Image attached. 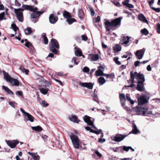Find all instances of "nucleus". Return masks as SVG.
Instances as JSON below:
<instances>
[{
	"label": "nucleus",
	"instance_id": "obj_63",
	"mask_svg": "<svg viewBox=\"0 0 160 160\" xmlns=\"http://www.w3.org/2000/svg\"><path fill=\"white\" fill-rule=\"evenodd\" d=\"M96 154L99 157H102V155L101 153H100L98 151H96L95 152Z\"/></svg>",
	"mask_w": 160,
	"mask_h": 160
},
{
	"label": "nucleus",
	"instance_id": "obj_14",
	"mask_svg": "<svg viewBox=\"0 0 160 160\" xmlns=\"http://www.w3.org/2000/svg\"><path fill=\"white\" fill-rule=\"evenodd\" d=\"M58 19L57 17L55 16L54 14H51L49 17V20L50 22L52 24L55 23Z\"/></svg>",
	"mask_w": 160,
	"mask_h": 160
},
{
	"label": "nucleus",
	"instance_id": "obj_9",
	"mask_svg": "<svg viewBox=\"0 0 160 160\" xmlns=\"http://www.w3.org/2000/svg\"><path fill=\"white\" fill-rule=\"evenodd\" d=\"M79 85L84 87H86L89 89H91L92 88L93 84L90 82H78Z\"/></svg>",
	"mask_w": 160,
	"mask_h": 160
},
{
	"label": "nucleus",
	"instance_id": "obj_7",
	"mask_svg": "<svg viewBox=\"0 0 160 160\" xmlns=\"http://www.w3.org/2000/svg\"><path fill=\"white\" fill-rule=\"evenodd\" d=\"M43 13V12L39 11L37 12L36 14L34 13H32L31 14L32 21L34 23H35L37 22L38 20V17L41 14H42Z\"/></svg>",
	"mask_w": 160,
	"mask_h": 160
},
{
	"label": "nucleus",
	"instance_id": "obj_57",
	"mask_svg": "<svg viewBox=\"0 0 160 160\" xmlns=\"http://www.w3.org/2000/svg\"><path fill=\"white\" fill-rule=\"evenodd\" d=\"M16 94L19 96H22L23 95L22 92V91H18L16 92Z\"/></svg>",
	"mask_w": 160,
	"mask_h": 160
},
{
	"label": "nucleus",
	"instance_id": "obj_58",
	"mask_svg": "<svg viewBox=\"0 0 160 160\" xmlns=\"http://www.w3.org/2000/svg\"><path fill=\"white\" fill-rule=\"evenodd\" d=\"M129 1V0H125L124 2H122V4L124 6H126L128 4Z\"/></svg>",
	"mask_w": 160,
	"mask_h": 160
},
{
	"label": "nucleus",
	"instance_id": "obj_56",
	"mask_svg": "<svg viewBox=\"0 0 160 160\" xmlns=\"http://www.w3.org/2000/svg\"><path fill=\"white\" fill-rule=\"evenodd\" d=\"M100 21V17L99 16H98L95 19L94 22H98Z\"/></svg>",
	"mask_w": 160,
	"mask_h": 160
},
{
	"label": "nucleus",
	"instance_id": "obj_33",
	"mask_svg": "<svg viewBox=\"0 0 160 160\" xmlns=\"http://www.w3.org/2000/svg\"><path fill=\"white\" fill-rule=\"evenodd\" d=\"M31 128L33 130L39 132H41L42 130H43V129L42 127L39 126H38L36 127H32Z\"/></svg>",
	"mask_w": 160,
	"mask_h": 160
},
{
	"label": "nucleus",
	"instance_id": "obj_16",
	"mask_svg": "<svg viewBox=\"0 0 160 160\" xmlns=\"http://www.w3.org/2000/svg\"><path fill=\"white\" fill-rule=\"evenodd\" d=\"M39 90L44 95H46L48 93L49 89L46 86H44L39 88Z\"/></svg>",
	"mask_w": 160,
	"mask_h": 160
},
{
	"label": "nucleus",
	"instance_id": "obj_47",
	"mask_svg": "<svg viewBox=\"0 0 160 160\" xmlns=\"http://www.w3.org/2000/svg\"><path fill=\"white\" fill-rule=\"evenodd\" d=\"M5 15V12H2L0 14V20H2L3 19L5 20L6 18L4 17Z\"/></svg>",
	"mask_w": 160,
	"mask_h": 160
},
{
	"label": "nucleus",
	"instance_id": "obj_17",
	"mask_svg": "<svg viewBox=\"0 0 160 160\" xmlns=\"http://www.w3.org/2000/svg\"><path fill=\"white\" fill-rule=\"evenodd\" d=\"M98 69L95 72V75L96 76H103V74L104 73H103V71L100 69H102L103 70H104V68L102 66H100L98 67Z\"/></svg>",
	"mask_w": 160,
	"mask_h": 160
},
{
	"label": "nucleus",
	"instance_id": "obj_11",
	"mask_svg": "<svg viewBox=\"0 0 160 160\" xmlns=\"http://www.w3.org/2000/svg\"><path fill=\"white\" fill-rule=\"evenodd\" d=\"M130 37L128 36H123L122 39L120 40L119 44L122 45H126L129 42V39L130 38Z\"/></svg>",
	"mask_w": 160,
	"mask_h": 160
},
{
	"label": "nucleus",
	"instance_id": "obj_60",
	"mask_svg": "<svg viewBox=\"0 0 160 160\" xmlns=\"http://www.w3.org/2000/svg\"><path fill=\"white\" fill-rule=\"evenodd\" d=\"M24 8H19L18 9H16L15 8L14 9V11H17L18 12H22L24 11Z\"/></svg>",
	"mask_w": 160,
	"mask_h": 160
},
{
	"label": "nucleus",
	"instance_id": "obj_1",
	"mask_svg": "<svg viewBox=\"0 0 160 160\" xmlns=\"http://www.w3.org/2000/svg\"><path fill=\"white\" fill-rule=\"evenodd\" d=\"M122 17H119L113 20L104 19V26L107 31L111 30H114L120 27Z\"/></svg>",
	"mask_w": 160,
	"mask_h": 160
},
{
	"label": "nucleus",
	"instance_id": "obj_15",
	"mask_svg": "<svg viewBox=\"0 0 160 160\" xmlns=\"http://www.w3.org/2000/svg\"><path fill=\"white\" fill-rule=\"evenodd\" d=\"M138 84L137 85L136 89L140 92H142L144 91V82H138Z\"/></svg>",
	"mask_w": 160,
	"mask_h": 160
},
{
	"label": "nucleus",
	"instance_id": "obj_39",
	"mask_svg": "<svg viewBox=\"0 0 160 160\" xmlns=\"http://www.w3.org/2000/svg\"><path fill=\"white\" fill-rule=\"evenodd\" d=\"M126 98L128 101L130 102L131 104H133L134 103V101L133 100H132L130 97V94L129 93H127L126 94Z\"/></svg>",
	"mask_w": 160,
	"mask_h": 160
},
{
	"label": "nucleus",
	"instance_id": "obj_5",
	"mask_svg": "<svg viewBox=\"0 0 160 160\" xmlns=\"http://www.w3.org/2000/svg\"><path fill=\"white\" fill-rule=\"evenodd\" d=\"M138 114L142 115L147 116L146 114H150V111L147 112L148 111V108H144L142 106L139 107L138 108Z\"/></svg>",
	"mask_w": 160,
	"mask_h": 160
},
{
	"label": "nucleus",
	"instance_id": "obj_37",
	"mask_svg": "<svg viewBox=\"0 0 160 160\" xmlns=\"http://www.w3.org/2000/svg\"><path fill=\"white\" fill-rule=\"evenodd\" d=\"M19 68L22 72H24L26 74H28L29 70L28 69H26L23 66H21Z\"/></svg>",
	"mask_w": 160,
	"mask_h": 160
},
{
	"label": "nucleus",
	"instance_id": "obj_43",
	"mask_svg": "<svg viewBox=\"0 0 160 160\" xmlns=\"http://www.w3.org/2000/svg\"><path fill=\"white\" fill-rule=\"evenodd\" d=\"M11 26L13 28V30L15 32V34H16L17 31L19 30L16 24L15 23H12L11 24Z\"/></svg>",
	"mask_w": 160,
	"mask_h": 160
},
{
	"label": "nucleus",
	"instance_id": "obj_35",
	"mask_svg": "<svg viewBox=\"0 0 160 160\" xmlns=\"http://www.w3.org/2000/svg\"><path fill=\"white\" fill-rule=\"evenodd\" d=\"M26 116L27 117L28 120H29L31 122H33L34 121V118L29 113H27L25 116Z\"/></svg>",
	"mask_w": 160,
	"mask_h": 160
},
{
	"label": "nucleus",
	"instance_id": "obj_34",
	"mask_svg": "<svg viewBox=\"0 0 160 160\" xmlns=\"http://www.w3.org/2000/svg\"><path fill=\"white\" fill-rule=\"evenodd\" d=\"M63 15L65 18H71L72 17L70 13L66 11H64L63 14Z\"/></svg>",
	"mask_w": 160,
	"mask_h": 160
},
{
	"label": "nucleus",
	"instance_id": "obj_42",
	"mask_svg": "<svg viewBox=\"0 0 160 160\" xmlns=\"http://www.w3.org/2000/svg\"><path fill=\"white\" fill-rule=\"evenodd\" d=\"M119 98L121 101H122L123 100L125 101L126 100L125 97V95L124 93H120L119 94Z\"/></svg>",
	"mask_w": 160,
	"mask_h": 160
},
{
	"label": "nucleus",
	"instance_id": "obj_26",
	"mask_svg": "<svg viewBox=\"0 0 160 160\" xmlns=\"http://www.w3.org/2000/svg\"><path fill=\"white\" fill-rule=\"evenodd\" d=\"M25 45L26 47L30 49L32 52H33V50L34 49V48L31 42H27L25 43Z\"/></svg>",
	"mask_w": 160,
	"mask_h": 160
},
{
	"label": "nucleus",
	"instance_id": "obj_28",
	"mask_svg": "<svg viewBox=\"0 0 160 160\" xmlns=\"http://www.w3.org/2000/svg\"><path fill=\"white\" fill-rule=\"evenodd\" d=\"M103 76L106 77L107 78L113 79L115 78V75L113 73H111L110 74L105 73L103 74Z\"/></svg>",
	"mask_w": 160,
	"mask_h": 160
},
{
	"label": "nucleus",
	"instance_id": "obj_18",
	"mask_svg": "<svg viewBox=\"0 0 160 160\" xmlns=\"http://www.w3.org/2000/svg\"><path fill=\"white\" fill-rule=\"evenodd\" d=\"M83 120L84 121L87 123L88 125H91L92 124V122L91 120V118L87 116H85L83 118Z\"/></svg>",
	"mask_w": 160,
	"mask_h": 160
},
{
	"label": "nucleus",
	"instance_id": "obj_40",
	"mask_svg": "<svg viewBox=\"0 0 160 160\" xmlns=\"http://www.w3.org/2000/svg\"><path fill=\"white\" fill-rule=\"evenodd\" d=\"M121 49V47L118 44H116L113 48V49L114 51L118 52L120 51Z\"/></svg>",
	"mask_w": 160,
	"mask_h": 160
},
{
	"label": "nucleus",
	"instance_id": "obj_19",
	"mask_svg": "<svg viewBox=\"0 0 160 160\" xmlns=\"http://www.w3.org/2000/svg\"><path fill=\"white\" fill-rule=\"evenodd\" d=\"M69 119L71 121L77 123H79L80 121L78 119V117L75 115L70 116L69 117Z\"/></svg>",
	"mask_w": 160,
	"mask_h": 160
},
{
	"label": "nucleus",
	"instance_id": "obj_24",
	"mask_svg": "<svg viewBox=\"0 0 160 160\" xmlns=\"http://www.w3.org/2000/svg\"><path fill=\"white\" fill-rule=\"evenodd\" d=\"M119 148H121L120 152L122 153L123 152V150L127 152L129 150V146H123L122 147H117L116 148L118 149Z\"/></svg>",
	"mask_w": 160,
	"mask_h": 160
},
{
	"label": "nucleus",
	"instance_id": "obj_41",
	"mask_svg": "<svg viewBox=\"0 0 160 160\" xmlns=\"http://www.w3.org/2000/svg\"><path fill=\"white\" fill-rule=\"evenodd\" d=\"M76 20L74 18H70L67 19V21L69 24H71L73 22H76Z\"/></svg>",
	"mask_w": 160,
	"mask_h": 160
},
{
	"label": "nucleus",
	"instance_id": "obj_31",
	"mask_svg": "<svg viewBox=\"0 0 160 160\" xmlns=\"http://www.w3.org/2000/svg\"><path fill=\"white\" fill-rule=\"evenodd\" d=\"M133 128L132 131V133L134 134H137L138 132H139V131L137 128L136 125L135 124L133 125Z\"/></svg>",
	"mask_w": 160,
	"mask_h": 160
},
{
	"label": "nucleus",
	"instance_id": "obj_6",
	"mask_svg": "<svg viewBox=\"0 0 160 160\" xmlns=\"http://www.w3.org/2000/svg\"><path fill=\"white\" fill-rule=\"evenodd\" d=\"M6 142L8 145L12 148H15L19 142V141L17 140H7Z\"/></svg>",
	"mask_w": 160,
	"mask_h": 160
},
{
	"label": "nucleus",
	"instance_id": "obj_32",
	"mask_svg": "<svg viewBox=\"0 0 160 160\" xmlns=\"http://www.w3.org/2000/svg\"><path fill=\"white\" fill-rule=\"evenodd\" d=\"M106 82V80L104 78L102 77H100L98 79V82L100 85H102L104 84Z\"/></svg>",
	"mask_w": 160,
	"mask_h": 160
},
{
	"label": "nucleus",
	"instance_id": "obj_30",
	"mask_svg": "<svg viewBox=\"0 0 160 160\" xmlns=\"http://www.w3.org/2000/svg\"><path fill=\"white\" fill-rule=\"evenodd\" d=\"M75 148L79 149L81 148L82 146H80L79 140L77 141L72 143Z\"/></svg>",
	"mask_w": 160,
	"mask_h": 160
},
{
	"label": "nucleus",
	"instance_id": "obj_52",
	"mask_svg": "<svg viewBox=\"0 0 160 160\" xmlns=\"http://www.w3.org/2000/svg\"><path fill=\"white\" fill-rule=\"evenodd\" d=\"M152 8L153 10L157 12H160V8H155L153 7H152Z\"/></svg>",
	"mask_w": 160,
	"mask_h": 160
},
{
	"label": "nucleus",
	"instance_id": "obj_51",
	"mask_svg": "<svg viewBox=\"0 0 160 160\" xmlns=\"http://www.w3.org/2000/svg\"><path fill=\"white\" fill-rule=\"evenodd\" d=\"M52 78V79H53V80H54L56 82H58V83H59V84L61 85L62 86H63V84L62 83V82L60 80H58V79H57L56 78Z\"/></svg>",
	"mask_w": 160,
	"mask_h": 160
},
{
	"label": "nucleus",
	"instance_id": "obj_2",
	"mask_svg": "<svg viewBox=\"0 0 160 160\" xmlns=\"http://www.w3.org/2000/svg\"><path fill=\"white\" fill-rule=\"evenodd\" d=\"M131 78L130 81L131 83H133L134 79L136 78L138 80V82H144L145 81L144 77L143 74H140L136 72H134L133 73L132 71L130 73Z\"/></svg>",
	"mask_w": 160,
	"mask_h": 160
},
{
	"label": "nucleus",
	"instance_id": "obj_4",
	"mask_svg": "<svg viewBox=\"0 0 160 160\" xmlns=\"http://www.w3.org/2000/svg\"><path fill=\"white\" fill-rule=\"evenodd\" d=\"M3 73L4 78L7 82L10 83L11 86H17L19 85V82L18 79L11 78L8 73L4 71L3 72Z\"/></svg>",
	"mask_w": 160,
	"mask_h": 160
},
{
	"label": "nucleus",
	"instance_id": "obj_62",
	"mask_svg": "<svg viewBox=\"0 0 160 160\" xmlns=\"http://www.w3.org/2000/svg\"><path fill=\"white\" fill-rule=\"evenodd\" d=\"M15 103V102H9V104L12 106V107L13 108H15V106L14 105V103Z\"/></svg>",
	"mask_w": 160,
	"mask_h": 160
},
{
	"label": "nucleus",
	"instance_id": "obj_61",
	"mask_svg": "<svg viewBox=\"0 0 160 160\" xmlns=\"http://www.w3.org/2000/svg\"><path fill=\"white\" fill-rule=\"evenodd\" d=\"M140 62L138 61H137L134 62V66L135 67H137L140 65Z\"/></svg>",
	"mask_w": 160,
	"mask_h": 160
},
{
	"label": "nucleus",
	"instance_id": "obj_46",
	"mask_svg": "<svg viewBox=\"0 0 160 160\" xmlns=\"http://www.w3.org/2000/svg\"><path fill=\"white\" fill-rule=\"evenodd\" d=\"M89 9L90 11L91 15L92 16H93L95 15V12L93 9L91 7H89Z\"/></svg>",
	"mask_w": 160,
	"mask_h": 160
},
{
	"label": "nucleus",
	"instance_id": "obj_53",
	"mask_svg": "<svg viewBox=\"0 0 160 160\" xmlns=\"http://www.w3.org/2000/svg\"><path fill=\"white\" fill-rule=\"evenodd\" d=\"M82 40L83 41H86L87 40L88 38L86 35H83L81 36Z\"/></svg>",
	"mask_w": 160,
	"mask_h": 160
},
{
	"label": "nucleus",
	"instance_id": "obj_12",
	"mask_svg": "<svg viewBox=\"0 0 160 160\" xmlns=\"http://www.w3.org/2000/svg\"><path fill=\"white\" fill-rule=\"evenodd\" d=\"M14 12L16 15L17 17L18 20L20 22H23V13L22 12H20L14 10Z\"/></svg>",
	"mask_w": 160,
	"mask_h": 160
},
{
	"label": "nucleus",
	"instance_id": "obj_13",
	"mask_svg": "<svg viewBox=\"0 0 160 160\" xmlns=\"http://www.w3.org/2000/svg\"><path fill=\"white\" fill-rule=\"evenodd\" d=\"M144 54V52L142 50H138L136 51L135 54L136 58L138 59H141Z\"/></svg>",
	"mask_w": 160,
	"mask_h": 160
},
{
	"label": "nucleus",
	"instance_id": "obj_49",
	"mask_svg": "<svg viewBox=\"0 0 160 160\" xmlns=\"http://www.w3.org/2000/svg\"><path fill=\"white\" fill-rule=\"evenodd\" d=\"M157 31L158 34L160 33V24L158 23L157 24Z\"/></svg>",
	"mask_w": 160,
	"mask_h": 160
},
{
	"label": "nucleus",
	"instance_id": "obj_54",
	"mask_svg": "<svg viewBox=\"0 0 160 160\" xmlns=\"http://www.w3.org/2000/svg\"><path fill=\"white\" fill-rule=\"evenodd\" d=\"M42 106L43 107H46L49 105V104L47 103L45 101L43 100L42 101Z\"/></svg>",
	"mask_w": 160,
	"mask_h": 160
},
{
	"label": "nucleus",
	"instance_id": "obj_25",
	"mask_svg": "<svg viewBox=\"0 0 160 160\" xmlns=\"http://www.w3.org/2000/svg\"><path fill=\"white\" fill-rule=\"evenodd\" d=\"M41 37L43 39V41H44V43L45 44H48V39L46 36V33H43L41 35Z\"/></svg>",
	"mask_w": 160,
	"mask_h": 160
},
{
	"label": "nucleus",
	"instance_id": "obj_59",
	"mask_svg": "<svg viewBox=\"0 0 160 160\" xmlns=\"http://www.w3.org/2000/svg\"><path fill=\"white\" fill-rule=\"evenodd\" d=\"M15 5L18 7H20L21 6V3L18 2V0H15Z\"/></svg>",
	"mask_w": 160,
	"mask_h": 160
},
{
	"label": "nucleus",
	"instance_id": "obj_44",
	"mask_svg": "<svg viewBox=\"0 0 160 160\" xmlns=\"http://www.w3.org/2000/svg\"><path fill=\"white\" fill-rule=\"evenodd\" d=\"M141 32L142 35H147L149 33V32L146 28H144L141 31Z\"/></svg>",
	"mask_w": 160,
	"mask_h": 160
},
{
	"label": "nucleus",
	"instance_id": "obj_27",
	"mask_svg": "<svg viewBox=\"0 0 160 160\" xmlns=\"http://www.w3.org/2000/svg\"><path fill=\"white\" fill-rule=\"evenodd\" d=\"M89 55L91 56V60L96 61L98 59L99 55L98 54H90Z\"/></svg>",
	"mask_w": 160,
	"mask_h": 160
},
{
	"label": "nucleus",
	"instance_id": "obj_45",
	"mask_svg": "<svg viewBox=\"0 0 160 160\" xmlns=\"http://www.w3.org/2000/svg\"><path fill=\"white\" fill-rule=\"evenodd\" d=\"M32 157L34 160H39L40 159V156L38 155H36L35 153H34Z\"/></svg>",
	"mask_w": 160,
	"mask_h": 160
},
{
	"label": "nucleus",
	"instance_id": "obj_23",
	"mask_svg": "<svg viewBox=\"0 0 160 160\" xmlns=\"http://www.w3.org/2000/svg\"><path fill=\"white\" fill-rule=\"evenodd\" d=\"M70 137L72 143L79 140L78 137L73 133H71Z\"/></svg>",
	"mask_w": 160,
	"mask_h": 160
},
{
	"label": "nucleus",
	"instance_id": "obj_29",
	"mask_svg": "<svg viewBox=\"0 0 160 160\" xmlns=\"http://www.w3.org/2000/svg\"><path fill=\"white\" fill-rule=\"evenodd\" d=\"M78 16L81 19H83L84 17V13L82 9H80L78 12Z\"/></svg>",
	"mask_w": 160,
	"mask_h": 160
},
{
	"label": "nucleus",
	"instance_id": "obj_48",
	"mask_svg": "<svg viewBox=\"0 0 160 160\" xmlns=\"http://www.w3.org/2000/svg\"><path fill=\"white\" fill-rule=\"evenodd\" d=\"M93 100L96 101V102L99 103V101L98 99V97L97 96V95L95 94H94L93 96Z\"/></svg>",
	"mask_w": 160,
	"mask_h": 160
},
{
	"label": "nucleus",
	"instance_id": "obj_36",
	"mask_svg": "<svg viewBox=\"0 0 160 160\" xmlns=\"http://www.w3.org/2000/svg\"><path fill=\"white\" fill-rule=\"evenodd\" d=\"M24 32L26 35H29L32 32V30L30 27H28L24 30Z\"/></svg>",
	"mask_w": 160,
	"mask_h": 160
},
{
	"label": "nucleus",
	"instance_id": "obj_64",
	"mask_svg": "<svg viewBox=\"0 0 160 160\" xmlns=\"http://www.w3.org/2000/svg\"><path fill=\"white\" fill-rule=\"evenodd\" d=\"M105 141V139H102L101 138H100L98 139V142L100 143H103Z\"/></svg>",
	"mask_w": 160,
	"mask_h": 160
},
{
	"label": "nucleus",
	"instance_id": "obj_8",
	"mask_svg": "<svg viewBox=\"0 0 160 160\" xmlns=\"http://www.w3.org/2000/svg\"><path fill=\"white\" fill-rule=\"evenodd\" d=\"M127 135L121 134H116L112 140L116 142H120L123 140Z\"/></svg>",
	"mask_w": 160,
	"mask_h": 160
},
{
	"label": "nucleus",
	"instance_id": "obj_38",
	"mask_svg": "<svg viewBox=\"0 0 160 160\" xmlns=\"http://www.w3.org/2000/svg\"><path fill=\"white\" fill-rule=\"evenodd\" d=\"M22 7L25 10H29L30 11H31V10H32V6H31L29 5L23 4Z\"/></svg>",
	"mask_w": 160,
	"mask_h": 160
},
{
	"label": "nucleus",
	"instance_id": "obj_21",
	"mask_svg": "<svg viewBox=\"0 0 160 160\" xmlns=\"http://www.w3.org/2000/svg\"><path fill=\"white\" fill-rule=\"evenodd\" d=\"M138 19L143 22L148 24V22L143 14H140L138 16Z\"/></svg>",
	"mask_w": 160,
	"mask_h": 160
},
{
	"label": "nucleus",
	"instance_id": "obj_10",
	"mask_svg": "<svg viewBox=\"0 0 160 160\" xmlns=\"http://www.w3.org/2000/svg\"><path fill=\"white\" fill-rule=\"evenodd\" d=\"M138 104L139 105H142L148 102V100L145 96H141L138 99Z\"/></svg>",
	"mask_w": 160,
	"mask_h": 160
},
{
	"label": "nucleus",
	"instance_id": "obj_20",
	"mask_svg": "<svg viewBox=\"0 0 160 160\" xmlns=\"http://www.w3.org/2000/svg\"><path fill=\"white\" fill-rule=\"evenodd\" d=\"M2 88L5 90L8 94H11L13 95H14V93L13 92L7 87L4 85H3L2 86Z\"/></svg>",
	"mask_w": 160,
	"mask_h": 160
},
{
	"label": "nucleus",
	"instance_id": "obj_3",
	"mask_svg": "<svg viewBox=\"0 0 160 160\" xmlns=\"http://www.w3.org/2000/svg\"><path fill=\"white\" fill-rule=\"evenodd\" d=\"M49 48L50 51L55 54H58V52L57 49H59V43L57 40L52 38L50 42Z\"/></svg>",
	"mask_w": 160,
	"mask_h": 160
},
{
	"label": "nucleus",
	"instance_id": "obj_55",
	"mask_svg": "<svg viewBox=\"0 0 160 160\" xmlns=\"http://www.w3.org/2000/svg\"><path fill=\"white\" fill-rule=\"evenodd\" d=\"M77 59H78V58L76 57H73L72 58V62L73 61L74 63H75V64L76 65H78V62H77L76 61Z\"/></svg>",
	"mask_w": 160,
	"mask_h": 160
},
{
	"label": "nucleus",
	"instance_id": "obj_22",
	"mask_svg": "<svg viewBox=\"0 0 160 160\" xmlns=\"http://www.w3.org/2000/svg\"><path fill=\"white\" fill-rule=\"evenodd\" d=\"M75 49H76L75 51V54L76 56L80 57L82 55V51L79 48L76 47L75 48Z\"/></svg>",
	"mask_w": 160,
	"mask_h": 160
},
{
	"label": "nucleus",
	"instance_id": "obj_50",
	"mask_svg": "<svg viewBox=\"0 0 160 160\" xmlns=\"http://www.w3.org/2000/svg\"><path fill=\"white\" fill-rule=\"evenodd\" d=\"M89 68L87 67H84L82 69V71L84 72H86V73H87V72H89Z\"/></svg>",
	"mask_w": 160,
	"mask_h": 160
}]
</instances>
